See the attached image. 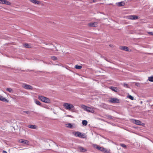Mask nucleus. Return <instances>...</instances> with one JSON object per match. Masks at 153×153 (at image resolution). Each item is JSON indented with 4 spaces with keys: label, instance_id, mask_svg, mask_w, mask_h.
<instances>
[{
    "label": "nucleus",
    "instance_id": "1",
    "mask_svg": "<svg viewBox=\"0 0 153 153\" xmlns=\"http://www.w3.org/2000/svg\"><path fill=\"white\" fill-rule=\"evenodd\" d=\"M82 108L87 111L94 113V108L93 107H90L84 105H81Z\"/></svg>",
    "mask_w": 153,
    "mask_h": 153
},
{
    "label": "nucleus",
    "instance_id": "2",
    "mask_svg": "<svg viewBox=\"0 0 153 153\" xmlns=\"http://www.w3.org/2000/svg\"><path fill=\"white\" fill-rule=\"evenodd\" d=\"M38 99L42 101L47 103H50L51 100L48 98L43 96H39Z\"/></svg>",
    "mask_w": 153,
    "mask_h": 153
},
{
    "label": "nucleus",
    "instance_id": "3",
    "mask_svg": "<svg viewBox=\"0 0 153 153\" xmlns=\"http://www.w3.org/2000/svg\"><path fill=\"white\" fill-rule=\"evenodd\" d=\"M73 134L76 137L80 138H84L85 137V134L79 131H74L73 133Z\"/></svg>",
    "mask_w": 153,
    "mask_h": 153
},
{
    "label": "nucleus",
    "instance_id": "4",
    "mask_svg": "<svg viewBox=\"0 0 153 153\" xmlns=\"http://www.w3.org/2000/svg\"><path fill=\"white\" fill-rule=\"evenodd\" d=\"M63 106L66 110H70L74 108V105L71 104L65 103L63 104Z\"/></svg>",
    "mask_w": 153,
    "mask_h": 153
},
{
    "label": "nucleus",
    "instance_id": "5",
    "mask_svg": "<svg viewBox=\"0 0 153 153\" xmlns=\"http://www.w3.org/2000/svg\"><path fill=\"white\" fill-rule=\"evenodd\" d=\"M110 102L114 103H119L120 102L119 100L117 98H111L109 100Z\"/></svg>",
    "mask_w": 153,
    "mask_h": 153
},
{
    "label": "nucleus",
    "instance_id": "6",
    "mask_svg": "<svg viewBox=\"0 0 153 153\" xmlns=\"http://www.w3.org/2000/svg\"><path fill=\"white\" fill-rule=\"evenodd\" d=\"M120 49L124 51L130 52L131 50L129 49V48L126 46H120Z\"/></svg>",
    "mask_w": 153,
    "mask_h": 153
},
{
    "label": "nucleus",
    "instance_id": "7",
    "mask_svg": "<svg viewBox=\"0 0 153 153\" xmlns=\"http://www.w3.org/2000/svg\"><path fill=\"white\" fill-rule=\"evenodd\" d=\"M0 4H5L7 5H10L11 3L6 0H0Z\"/></svg>",
    "mask_w": 153,
    "mask_h": 153
},
{
    "label": "nucleus",
    "instance_id": "8",
    "mask_svg": "<svg viewBox=\"0 0 153 153\" xmlns=\"http://www.w3.org/2000/svg\"><path fill=\"white\" fill-rule=\"evenodd\" d=\"M22 87L27 89H32L33 88L32 86L26 84H23Z\"/></svg>",
    "mask_w": 153,
    "mask_h": 153
},
{
    "label": "nucleus",
    "instance_id": "9",
    "mask_svg": "<svg viewBox=\"0 0 153 153\" xmlns=\"http://www.w3.org/2000/svg\"><path fill=\"white\" fill-rule=\"evenodd\" d=\"M134 124L137 125H141L142 126H143L145 125V124L142 123L140 120H136L134 119Z\"/></svg>",
    "mask_w": 153,
    "mask_h": 153
},
{
    "label": "nucleus",
    "instance_id": "10",
    "mask_svg": "<svg viewBox=\"0 0 153 153\" xmlns=\"http://www.w3.org/2000/svg\"><path fill=\"white\" fill-rule=\"evenodd\" d=\"M19 142L21 143H24L27 145H28L29 144V142L27 140L21 139L19 140Z\"/></svg>",
    "mask_w": 153,
    "mask_h": 153
},
{
    "label": "nucleus",
    "instance_id": "11",
    "mask_svg": "<svg viewBox=\"0 0 153 153\" xmlns=\"http://www.w3.org/2000/svg\"><path fill=\"white\" fill-rule=\"evenodd\" d=\"M94 147L96 148L99 150L102 151L103 147H100L97 145H93Z\"/></svg>",
    "mask_w": 153,
    "mask_h": 153
},
{
    "label": "nucleus",
    "instance_id": "12",
    "mask_svg": "<svg viewBox=\"0 0 153 153\" xmlns=\"http://www.w3.org/2000/svg\"><path fill=\"white\" fill-rule=\"evenodd\" d=\"M88 25L91 27H96L97 26V23H90L88 24Z\"/></svg>",
    "mask_w": 153,
    "mask_h": 153
},
{
    "label": "nucleus",
    "instance_id": "13",
    "mask_svg": "<svg viewBox=\"0 0 153 153\" xmlns=\"http://www.w3.org/2000/svg\"><path fill=\"white\" fill-rule=\"evenodd\" d=\"M109 88L113 91L115 92H118V91L117 88L115 87L111 86Z\"/></svg>",
    "mask_w": 153,
    "mask_h": 153
},
{
    "label": "nucleus",
    "instance_id": "14",
    "mask_svg": "<svg viewBox=\"0 0 153 153\" xmlns=\"http://www.w3.org/2000/svg\"><path fill=\"white\" fill-rule=\"evenodd\" d=\"M0 100L3 102L7 101V100L3 96L0 95Z\"/></svg>",
    "mask_w": 153,
    "mask_h": 153
},
{
    "label": "nucleus",
    "instance_id": "15",
    "mask_svg": "<svg viewBox=\"0 0 153 153\" xmlns=\"http://www.w3.org/2000/svg\"><path fill=\"white\" fill-rule=\"evenodd\" d=\"M79 149L82 152H85L87 151V150L82 147H79Z\"/></svg>",
    "mask_w": 153,
    "mask_h": 153
},
{
    "label": "nucleus",
    "instance_id": "16",
    "mask_svg": "<svg viewBox=\"0 0 153 153\" xmlns=\"http://www.w3.org/2000/svg\"><path fill=\"white\" fill-rule=\"evenodd\" d=\"M102 152H104L105 153H110V150H108L105 148H103V149L102 150Z\"/></svg>",
    "mask_w": 153,
    "mask_h": 153
},
{
    "label": "nucleus",
    "instance_id": "17",
    "mask_svg": "<svg viewBox=\"0 0 153 153\" xmlns=\"http://www.w3.org/2000/svg\"><path fill=\"white\" fill-rule=\"evenodd\" d=\"M30 1L35 4H39V2L36 0H30Z\"/></svg>",
    "mask_w": 153,
    "mask_h": 153
},
{
    "label": "nucleus",
    "instance_id": "18",
    "mask_svg": "<svg viewBox=\"0 0 153 153\" xmlns=\"http://www.w3.org/2000/svg\"><path fill=\"white\" fill-rule=\"evenodd\" d=\"M28 127L29 128H32V129H36V126L35 125H29L28 126Z\"/></svg>",
    "mask_w": 153,
    "mask_h": 153
},
{
    "label": "nucleus",
    "instance_id": "19",
    "mask_svg": "<svg viewBox=\"0 0 153 153\" xmlns=\"http://www.w3.org/2000/svg\"><path fill=\"white\" fill-rule=\"evenodd\" d=\"M117 4L119 6H123L125 4V3L123 2H120L118 3Z\"/></svg>",
    "mask_w": 153,
    "mask_h": 153
},
{
    "label": "nucleus",
    "instance_id": "20",
    "mask_svg": "<svg viewBox=\"0 0 153 153\" xmlns=\"http://www.w3.org/2000/svg\"><path fill=\"white\" fill-rule=\"evenodd\" d=\"M82 123L83 125L86 126L87 125L88 122L87 120H82Z\"/></svg>",
    "mask_w": 153,
    "mask_h": 153
},
{
    "label": "nucleus",
    "instance_id": "21",
    "mask_svg": "<svg viewBox=\"0 0 153 153\" xmlns=\"http://www.w3.org/2000/svg\"><path fill=\"white\" fill-rule=\"evenodd\" d=\"M35 102L38 105H41V103L38 100H35Z\"/></svg>",
    "mask_w": 153,
    "mask_h": 153
},
{
    "label": "nucleus",
    "instance_id": "22",
    "mask_svg": "<svg viewBox=\"0 0 153 153\" xmlns=\"http://www.w3.org/2000/svg\"><path fill=\"white\" fill-rule=\"evenodd\" d=\"M24 46L26 48H30V45H29L27 43L25 44L24 45Z\"/></svg>",
    "mask_w": 153,
    "mask_h": 153
},
{
    "label": "nucleus",
    "instance_id": "23",
    "mask_svg": "<svg viewBox=\"0 0 153 153\" xmlns=\"http://www.w3.org/2000/svg\"><path fill=\"white\" fill-rule=\"evenodd\" d=\"M148 80L149 81L153 82V76H150L148 77Z\"/></svg>",
    "mask_w": 153,
    "mask_h": 153
},
{
    "label": "nucleus",
    "instance_id": "24",
    "mask_svg": "<svg viewBox=\"0 0 153 153\" xmlns=\"http://www.w3.org/2000/svg\"><path fill=\"white\" fill-rule=\"evenodd\" d=\"M82 67L81 66L76 65L75 66V68L77 69H80L82 68Z\"/></svg>",
    "mask_w": 153,
    "mask_h": 153
},
{
    "label": "nucleus",
    "instance_id": "25",
    "mask_svg": "<svg viewBox=\"0 0 153 153\" xmlns=\"http://www.w3.org/2000/svg\"><path fill=\"white\" fill-rule=\"evenodd\" d=\"M6 90L10 93H13V91L12 89L10 88H7Z\"/></svg>",
    "mask_w": 153,
    "mask_h": 153
},
{
    "label": "nucleus",
    "instance_id": "26",
    "mask_svg": "<svg viewBox=\"0 0 153 153\" xmlns=\"http://www.w3.org/2000/svg\"><path fill=\"white\" fill-rule=\"evenodd\" d=\"M67 127L69 128H72L73 126L70 123H69L67 124Z\"/></svg>",
    "mask_w": 153,
    "mask_h": 153
},
{
    "label": "nucleus",
    "instance_id": "27",
    "mask_svg": "<svg viewBox=\"0 0 153 153\" xmlns=\"http://www.w3.org/2000/svg\"><path fill=\"white\" fill-rule=\"evenodd\" d=\"M128 98H129L130 99H131L132 100H134V97L132 96L131 95H128V96L127 97Z\"/></svg>",
    "mask_w": 153,
    "mask_h": 153
},
{
    "label": "nucleus",
    "instance_id": "28",
    "mask_svg": "<svg viewBox=\"0 0 153 153\" xmlns=\"http://www.w3.org/2000/svg\"><path fill=\"white\" fill-rule=\"evenodd\" d=\"M128 19H134V16H130L128 17Z\"/></svg>",
    "mask_w": 153,
    "mask_h": 153
},
{
    "label": "nucleus",
    "instance_id": "29",
    "mask_svg": "<svg viewBox=\"0 0 153 153\" xmlns=\"http://www.w3.org/2000/svg\"><path fill=\"white\" fill-rule=\"evenodd\" d=\"M120 145L121 146H122V147L123 148H126V146L125 144H123L121 143V144H120Z\"/></svg>",
    "mask_w": 153,
    "mask_h": 153
},
{
    "label": "nucleus",
    "instance_id": "30",
    "mask_svg": "<svg viewBox=\"0 0 153 153\" xmlns=\"http://www.w3.org/2000/svg\"><path fill=\"white\" fill-rule=\"evenodd\" d=\"M51 59L54 60H55L57 59L56 57L55 56H52L51 57Z\"/></svg>",
    "mask_w": 153,
    "mask_h": 153
},
{
    "label": "nucleus",
    "instance_id": "31",
    "mask_svg": "<svg viewBox=\"0 0 153 153\" xmlns=\"http://www.w3.org/2000/svg\"><path fill=\"white\" fill-rule=\"evenodd\" d=\"M139 18L140 17L139 16H137L136 15H134V20L136 19Z\"/></svg>",
    "mask_w": 153,
    "mask_h": 153
},
{
    "label": "nucleus",
    "instance_id": "32",
    "mask_svg": "<svg viewBox=\"0 0 153 153\" xmlns=\"http://www.w3.org/2000/svg\"><path fill=\"white\" fill-rule=\"evenodd\" d=\"M123 86L124 87H126V88H128V85L126 83H124L123 84Z\"/></svg>",
    "mask_w": 153,
    "mask_h": 153
},
{
    "label": "nucleus",
    "instance_id": "33",
    "mask_svg": "<svg viewBox=\"0 0 153 153\" xmlns=\"http://www.w3.org/2000/svg\"><path fill=\"white\" fill-rule=\"evenodd\" d=\"M148 33L149 34L153 36V32H149Z\"/></svg>",
    "mask_w": 153,
    "mask_h": 153
},
{
    "label": "nucleus",
    "instance_id": "34",
    "mask_svg": "<svg viewBox=\"0 0 153 153\" xmlns=\"http://www.w3.org/2000/svg\"><path fill=\"white\" fill-rule=\"evenodd\" d=\"M135 85L137 87H140V83H135Z\"/></svg>",
    "mask_w": 153,
    "mask_h": 153
},
{
    "label": "nucleus",
    "instance_id": "35",
    "mask_svg": "<svg viewBox=\"0 0 153 153\" xmlns=\"http://www.w3.org/2000/svg\"><path fill=\"white\" fill-rule=\"evenodd\" d=\"M66 116L70 117L71 118H73L74 117L73 116L71 115H67Z\"/></svg>",
    "mask_w": 153,
    "mask_h": 153
},
{
    "label": "nucleus",
    "instance_id": "36",
    "mask_svg": "<svg viewBox=\"0 0 153 153\" xmlns=\"http://www.w3.org/2000/svg\"><path fill=\"white\" fill-rule=\"evenodd\" d=\"M25 112V113H26L27 114H29V112L28 111H24L23 112Z\"/></svg>",
    "mask_w": 153,
    "mask_h": 153
},
{
    "label": "nucleus",
    "instance_id": "37",
    "mask_svg": "<svg viewBox=\"0 0 153 153\" xmlns=\"http://www.w3.org/2000/svg\"><path fill=\"white\" fill-rule=\"evenodd\" d=\"M3 153H7V152L6 151L3 150L2 152Z\"/></svg>",
    "mask_w": 153,
    "mask_h": 153
},
{
    "label": "nucleus",
    "instance_id": "38",
    "mask_svg": "<svg viewBox=\"0 0 153 153\" xmlns=\"http://www.w3.org/2000/svg\"><path fill=\"white\" fill-rule=\"evenodd\" d=\"M93 2H96V0H93Z\"/></svg>",
    "mask_w": 153,
    "mask_h": 153
},
{
    "label": "nucleus",
    "instance_id": "39",
    "mask_svg": "<svg viewBox=\"0 0 153 153\" xmlns=\"http://www.w3.org/2000/svg\"><path fill=\"white\" fill-rule=\"evenodd\" d=\"M134 128H136L137 127L134 126Z\"/></svg>",
    "mask_w": 153,
    "mask_h": 153
},
{
    "label": "nucleus",
    "instance_id": "40",
    "mask_svg": "<svg viewBox=\"0 0 153 153\" xmlns=\"http://www.w3.org/2000/svg\"><path fill=\"white\" fill-rule=\"evenodd\" d=\"M142 103V101H141V103Z\"/></svg>",
    "mask_w": 153,
    "mask_h": 153
}]
</instances>
